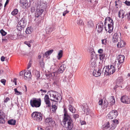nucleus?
Here are the masks:
<instances>
[{
  "instance_id": "nucleus-1",
  "label": "nucleus",
  "mask_w": 130,
  "mask_h": 130,
  "mask_svg": "<svg viewBox=\"0 0 130 130\" xmlns=\"http://www.w3.org/2000/svg\"><path fill=\"white\" fill-rule=\"evenodd\" d=\"M50 99L47 95H45L44 98V102L47 106L50 107L51 106V103L50 100L55 101L58 102L60 99V96L58 95V93L56 92H52L50 93Z\"/></svg>"
},
{
  "instance_id": "nucleus-2",
  "label": "nucleus",
  "mask_w": 130,
  "mask_h": 130,
  "mask_svg": "<svg viewBox=\"0 0 130 130\" xmlns=\"http://www.w3.org/2000/svg\"><path fill=\"white\" fill-rule=\"evenodd\" d=\"M64 112L63 122L64 125L66 124H67V128L69 130H71L73 127L74 125L73 121L71 119L70 116L68 113V111L66 108L64 109Z\"/></svg>"
},
{
  "instance_id": "nucleus-3",
  "label": "nucleus",
  "mask_w": 130,
  "mask_h": 130,
  "mask_svg": "<svg viewBox=\"0 0 130 130\" xmlns=\"http://www.w3.org/2000/svg\"><path fill=\"white\" fill-rule=\"evenodd\" d=\"M104 25L105 29L107 32L110 33L113 31V22L110 17H107L106 18Z\"/></svg>"
},
{
  "instance_id": "nucleus-4",
  "label": "nucleus",
  "mask_w": 130,
  "mask_h": 130,
  "mask_svg": "<svg viewBox=\"0 0 130 130\" xmlns=\"http://www.w3.org/2000/svg\"><path fill=\"white\" fill-rule=\"evenodd\" d=\"M41 99L40 98H33L30 101V105L32 107H39L41 106Z\"/></svg>"
},
{
  "instance_id": "nucleus-5",
  "label": "nucleus",
  "mask_w": 130,
  "mask_h": 130,
  "mask_svg": "<svg viewBox=\"0 0 130 130\" xmlns=\"http://www.w3.org/2000/svg\"><path fill=\"white\" fill-rule=\"evenodd\" d=\"M115 71L116 68L114 66L108 65L106 66L104 73L107 75H110L113 74Z\"/></svg>"
},
{
  "instance_id": "nucleus-6",
  "label": "nucleus",
  "mask_w": 130,
  "mask_h": 130,
  "mask_svg": "<svg viewBox=\"0 0 130 130\" xmlns=\"http://www.w3.org/2000/svg\"><path fill=\"white\" fill-rule=\"evenodd\" d=\"M31 116L34 120L38 121H41L43 118L42 114L40 112H34L31 114Z\"/></svg>"
},
{
  "instance_id": "nucleus-7",
  "label": "nucleus",
  "mask_w": 130,
  "mask_h": 130,
  "mask_svg": "<svg viewBox=\"0 0 130 130\" xmlns=\"http://www.w3.org/2000/svg\"><path fill=\"white\" fill-rule=\"evenodd\" d=\"M26 25V21L24 18H22L18 23L17 28L18 30L21 31L25 27Z\"/></svg>"
},
{
  "instance_id": "nucleus-8",
  "label": "nucleus",
  "mask_w": 130,
  "mask_h": 130,
  "mask_svg": "<svg viewBox=\"0 0 130 130\" xmlns=\"http://www.w3.org/2000/svg\"><path fill=\"white\" fill-rule=\"evenodd\" d=\"M118 115V112L116 110H113L110 112L107 116V117L109 119L115 118Z\"/></svg>"
},
{
  "instance_id": "nucleus-9",
  "label": "nucleus",
  "mask_w": 130,
  "mask_h": 130,
  "mask_svg": "<svg viewBox=\"0 0 130 130\" xmlns=\"http://www.w3.org/2000/svg\"><path fill=\"white\" fill-rule=\"evenodd\" d=\"M121 100L122 102L125 104H129L130 103V98L126 95L122 96Z\"/></svg>"
},
{
  "instance_id": "nucleus-10",
  "label": "nucleus",
  "mask_w": 130,
  "mask_h": 130,
  "mask_svg": "<svg viewBox=\"0 0 130 130\" xmlns=\"http://www.w3.org/2000/svg\"><path fill=\"white\" fill-rule=\"evenodd\" d=\"M98 32H102L103 29V24L102 21L100 22L97 24L96 28Z\"/></svg>"
},
{
  "instance_id": "nucleus-11",
  "label": "nucleus",
  "mask_w": 130,
  "mask_h": 130,
  "mask_svg": "<svg viewBox=\"0 0 130 130\" xmlns=\"http://www.w3.org/2000/svg\"><path fill=\"white\" fill-rule=\"evenodd\" d=\"M45 124H48L50 126H51L54 124L55 122L54 121H53L52 118L50 117H48L47 118L45 119Z\"/></svg>"
},
{
  "instance_id": "nucleus-12",
  "label": "nucleus",
  "mask_w": 130,
  "mask_h": 130,
  "mask_svg": "<svg viewBox=\"0 0 130 130\" xmlns=\"http://www.w3.org/2000/svg\"><path fill=\"white\" fill-rule=\"evenodd\" d=\"M36 10V17L37 18L41 15L44 11V9L40 7L39 6H37Z\"/></svg>"
},
{
  "instance_id": "nucleus-13",
  "label": "nucleus",
  "mask_w": 130,
  "mask_h": 130,
  "mask_svg": "<svg viewBox=\"0 0 130 130\" xmlns=\"http://www.w3.org/2000/svg\"><path fill=\"white\" fill-rule=\"evenodd\" d=\"M124 58L125 57L124 55H119L117 56V59L115 62H116L117 61L118 62V64H120L124 61Z\"/></svg>"
},
{
  "instance_id": "nucleus-14",
  "label": "nucleus",
  "mask_w": 130,
  "mask_h": 130,
  "mask_svg": "<svg viewBox=\"0 0 130 130\" xmlns=\"http://www.w3.org/2000/svg\"><path fill=\"white\" fill-rule=\"evenodd\" d=\"M82 110L83 111V113L84 114H86L87 115L89 114V109L87 104L84 106H83Z\"/></svg>"
},
{
  "instance_id": "nucleus-15",
  "label": "nucleus",
  "mask_w": 130,
  "mask_h": 130,
  "mask_svg": "<svg viewBox=\"0 0 130 130\" xmlns=\"http://www.w3.org/2000/svg\"><path fill=\"white\" fill-rule=\"evenodd\" d=\"M57 73L56 72L49 73L46 75V77L47 78H50L54 80L55 79L57 76Z\"/></svg>"
},
{
  "instance_id": "nucleus-16",
  "label": "nucleus",
  "mask_w": 130,
  "mask_h": 130,
  "mask_svg": "<svg viewBox=\"0 0 130 130\" xmlns=\"http://www.w3.org/2000/svg\"><path fill=\"white\" fill-rule=\"evenodd\" d=\"M101 70L100 68H98L94 69L93 72V75L96 77L100 76L101 74Z\"/></svg>"
},
{
  "instance_id": "nucleus-17",
  "label": "nucleus",
  "mask_w": 130,
  "mask_h": 130,
  "mask_svg": "<svg viewBox=\"0 0 130 130\" xmlns=\"http://www.w3.org/2000/svg\"><path fill=\"white\" fill-rule=\"evenodd\" d=\"M126 45L125 42L122 39H120L117 44V46L118 48H121L125 46Z\"/></svg>"
},
{
  "instance_id": "nucleus-18",
  "label": "nucleus",
  "mask_w": 130,
  "mask_h": 130,
  "mask_svg": "<svg viewBox=\"0 0 130 130\" xmlns=\"http://www.w3.org/2000/svg\"><path fill=\"white\" fill-rule=\"evenodd\" d=\"M120 36L119 34L116 33L113 36L112 39V41L114 43L117 42L118 41L119 38H120Z\"/></svg>"
},
{
  "instance_id": "nucleus-19",
  "label": "nucleus",
  "mask_w": 130,
  "mask_h": 130,
  "mask_svg": "<svg viewBox=\"0 0 130 130\" xmlns=\"http://www.w3.org/2000/svg\"><path fill=\"white\" fill-rule=\"evenodd\" d=\"M4 113L0 110V123L4 124L5 122V120L4 119Z\"/></svg>"
},
{
  "instance_id": "nucleus-20",
  "label": "nucleus",
  "mask_w": 130,
  "mask_h": 130,
  "mask_svg": "<svg viewBox=\"0 0 130 130\" xmlns=\"http://www.w3.org/2000/svg\"><path fill=\"white\" fill-rule=\"evenodd\" d=\"M66 66L65 64H62L58 70V73H63L66 68Z\"/></svg>"
},
{
  "instance_id": "nucleus-21",
  "label": "nucleus",
  "mask_w": 130,
  "mask_h": 130,
  "mask_svg": "<svg viewBox=\"0 0 130 130\" xmlns=\"http://www.w3.org/2000/svg\"><path fill=\"white\" fill-rule=\"evenodd\" d=\"M24 78L25 79L29 78L31 77V73L30 71L28 70L26 71L24 74Z\"/></svg>"
},
{
  "instance_id": "nucleus-22",
  "label": "nucleus",
  "mask_w": 130,
  "mask_h": 130,
  "mask_svg": "<svg viewBox=\"0 0 130 130\" xmlns=\"http://www.w3.org/2000/svg\"><path fill=\"white\" fill-rule=\"evenodd\" d=\"M108 101L109 103H110V105H113L115 103V101L114 96H112L110 97L109 98Z\"/></svg>"
},
{
  "instance_id": "nucleus-23",
  "label": "nucleus",
  "mask_w": 130,
  "mask_h": 130,
  "mask_svg": "<svg viewBox=\"0 0 130 130\" xmlns=\"http://www.w3.org/2000/svg\"><path fill=\"white\" fill-rule=\"evenodd\" d=\"M125 12L124 10H120L119 12L118 16L119 18H121L122 19L124 18Z\"/></svg>"
},
{
  "instance_id": "nucleus-24",
  "label": "nucleus",
  "mask_w": 130,
  "mask_h": 130,
  "mask_svg": "<svg viewBox=\"0 0 130 130\" xmlns=\"http://www.w3.org/2000/svg\"><path fill=\"white\" fill-rule=\"evenodd\" d=\"M68 108L70 111L73 113H75V112L76 109L71 105H69L68 106Z\"/></svg>"
},
{
  "instance_id": "nucleus-25",
  "label": "nucleus",
  "mask_w": 130,
  "mask_h": 130,
  "mask_svg": "<svg viewBox=\"0 0 130 130\" xmlns=\"http://www.w3.org/2000/svg\"><path fill=\"white\" fill-rule=\"evenodd\" d=\"M63 55V51L60 50L58 52L57 56V58L58 60H60L62 57Z\"/></svg>"
},
{
  "instance_id": "nucleus-26",
  "label": "nucleus",
  "mask_w": 130,
  "mask_h": 130,
  "mask_svg": "<svg viewBox=\"0 0 130 130\" xmlns=\"http://www.w3.org/2000/svg\"><path fill=\"white\" fill-rule=\"evenodd\" d=\"M20 3L22 4V5L25 8L27 7V6L28 4V1L27 0H20Z\"/></svg>"
},
{
  "instance_id": "nucleus-27",
  "label": "nucleus",
  "mask_w": 130,
  "mask_h": 130,
  "mask_svg": "<svg viewBox=\"0 0 130 130\" xmlns=\"http://www.w3.org/2000/svg\"><path fill=\"white\" fill-rule=\"evenodd\" d=\"M123 78L122 77H119L117 80V83L118 85H121L123 84Z\"/></svg>"
},
{
  "instance_id": "nucleus-28",
  "label": "nucleus",
  "mask_w": 130,
  "mask_h": 130,
  "mask_svg": "<svg viewBox=\"0 0 130 130\" xmlns=\"http://www.w3.org/2000/svg\"><path fill=\"white\" fill-rule=\"evenodd\" d=\"M53 30V28L52 27L48 26L46 27V33L47 34H49L51 33Z\"/></svg>"
},
{
  "instance_id": "nucleus-29",
  "label": "nucleus",
  "mask_w": 130,
  "mask_h": 130,
  "mask_svg": "<svg viewBox=\"0 0 130 130\" xmlns=\"http://www.w3.org/2000/svg\"><path fill=\"white\" fill-rule=\"evenodd\" d=\"M90 62L91 64L92 67H95L96 64V60L95 58L91 59Z\"/></svg>"
},
{
  "instance_id": "nucleus-30",
  "label": "nucleus",
  "mask_w": 130,
  "mask_h": 130,
  "mask_svg": "<svg viewBox=\"0 0 130 130\" xmlns=\"http://www.w3.org/2000/svg\"><path fill=\"white\" fill-rule=\"evenodd\" d=\"M16 121L15 120L10 119L8 121V123L10 125H14L15 124Z\"/></svg>"
},
{
  "instance_id": "nucleus-31",
  "label": "nucleus",
  "mask_w": 130,
  "mask_h": 130,
  "mask_svg": "<svg viewBox=\"0 0 130 130\" xmlns=\"http://www.w3.org/2000/svg\"><path fill=\"white\" fill-rule=\"evenodd\" d=\"M47 4V3L46 2L44 3L42 2L40 3V5H39L38 6H40V7L44 9V8L46 7Z\"/></svg>"
},
{
  "instance_id": "nucleus-32",
  "label": "nucleus",
  "mask_w": 130,
  "mask_h": 130,
  "mask_svg": "<svg viewBox=\"0 0 130 130\" xmlns=\"http://www.w3.org/2000/svg\"><path fill=\"white\" fill-rule=\"evenodd\" d=\"M53 50H51L48 51L46 52H45L44 54V56H46V57H47L48 56L51 54L53 52Z\"/></svg>"
},
{
  "instance_id": "nucleus-33",
  "label": "nucleus",
  "mask_w": 130,
  "mask_h": 130,
  "mask_svg": "<svg viewBox=\"0 0 130 130\" xmlns=\"http://www.w3.org/2000/svg\"><path fill=\"white\" fill-rule=\"evenodd\" d=\"M90 53L91 55V59L92 58H95L94 55L95 54V52L94 51L93 49H92L90 51Z\"/></svg>"
},
{
  "instance_id": "nucleus-34",
  "label": "nucleus",
  "mask_w": 130,
  "mask_h": 130,
  "mask_svg": "<svg viewBox=\"0 0 130 130\" xmlns=\"http://www.w3.org/2000/svg\"><path fill=\"white\" fill-rule=\"evenodd\" d=\"M32 31V28L29 27L26 28V33L27 34H29L31 33Z\"/></svg>"
},
{
  "instance_id": "nucleus-35",
  "label": "nucleus",
  "mask_w": 130,
  "mask_h": 130,
  "mask_svg": "<svg viewBox=\"0 0 130 130\" xmlns=\"http://www.w3.org/2000/svg\"><path fill=\"white\" fill-rule=\"evenodd\" d=\"M129 128L128 125L126 124L124 125L120 130H128Z\"/></svg>"
},
{
  "instance_id": "nucleus-36",
  "label": "nucleus",
  "mask_w": 130,
  "mask_h": 130,
  "mask_svg": "<svg viewBox=\"0 0 130 130\" xmlns=\"http://www.w3.org/2000/svg\"><path fill=\"white\" fill-rule=\"evenodd\" d=\"M18 12V10L17 9H15L12 12L11 14L13 15L14 16L17 14Z\"/></svg>"
},
{
  "instance_id": "nucleus-37",
  "label": "nucleus",
  "mask_w": 130,
  "mask_h": 130,
  "mask_svg": "<svg viewBox=\"0 0 130 130\" xmlns=\"http://www.w3.org/2000/svg\"><path fill=\"white\" fill-rule=\"evenodd\" d=\"M88 26L89 27H93L94 26V24L92 21L90 20L89 21L88 23Z\"/></svg>"
},
{
  "instance_id": "nucleus-38",
  "label": "nucleus",
  "mask_w": 130,
  "mask_h": 130,
  "mask_svg": "<svg viewBox=\"0 0 130 130\" xmlns=\"http://www.w3.org/2000/svg\"><path fill=\"white\" fill-rule=\"evenodd\" d=\"M103 128L106 129L110 127V123L109 122H108L103 125Z\"/></svg>"
},
{
  "instance_id": "nucleus-39",
  "label": "nucleus",
  "mask_w": 130,
  "mask_h": 130,
  "mask_svg": "<svg viewBox=\"0 0 130 130\" xmlns=\"http://www.w3.org/2000/svg\"><path fill=\"white\" fill-rule=\"evenodd\" d=\"M115 6L116 8H118L120 6V2L119 0L115 1Z\"/></svg>"
},
{
  "instance_id": "nucleus-40",
  "label": "nucleus",
  "mask_w": 130,
  "mask_h": 130,
  "mask_svg": "<svg viewBox=\"0 0 130 130\" xmlns=\"http://www.w3.org/2000/svg\"><path fill=\"white\" fill-rule=\"evenodd\" d=\"M100 59L101 60H103L104 58L105 55L104 54H100L99 55Z\"/></svg>"
},
{
  "instance_id": "nucleus-41",
  "label": "nucleus",
  "mask_w": 130,
  "mask_h": 130,
  "mask_svg": "<svg viewBox=\"0 0 130 130\" xmlns=\"http://www.w3.org/2000/svg\"><path fill=\"white\" fill-rule=\"evenodd\" d=\"M15 93V94L17 95H21L22 94V93L21 92H20L17 90V88H15L14 89Z\"/></svg>"
},
{
  "instance_id": "nucleus-42",
  "label": "nucleus",
  "mask_w": 130,
  "mask_h": 130,
  "mask_svg": "<svg viewBox=\"0 0 130 130\" xmlns=\"http://www.w3.org/2000/svg\"><path fill=\"white\" fill-rule=\"evenodd\" d=\"M102 44L104 45L106 44L107 42V38L102 40Z\"/></svg>"
},
{
  "instance_id": "nucleus-43",
  "label": "nucleus",
  "mask_w": 130,
  "mask_h": 130,
  "mask_svg": "<svg viewBox=\"0 0 130 130\" xmlns=\"http://www.w3.org/2000/svg\"><path fill=\"white\" fill-rule=\"evenodd\" d=\"M0 32L1 33V34L3 36H5L7 34V32H5L4 30L3 29H1L0 31Z\"/></svg>"
},
{
  "instance_id": "nucleus-44",
  "label": "nucleus",
  "mask_w": 130,
  "mask_h": 130,
  "mask_svg": "<svg viewBox=\"0 0 130 130\" xmlns=\"http://www.w3.org/2000/svg\"><path fill=\"white\" fill-rule=\"evenodd\" d=\"M32 63V62L30 61L27 64V69H29L31 66Z\"/></svg>"
},
{
  "instance_id": "nucleus-45",
  "label": "nucleus",
  "mask_w": 130,
  "mask_h": 130,
  "mask_svg": "<svg viewBox=\"0 0 130 130\" xmlns=\"http://www.w3.org/2000/svg\"><path fill=\"white\" fill-rule=\"evenodd\" d=\"M73 117L75 119L78 118L79 117V115L77 114H74L73 115Z\"/></svg>"
},
{
  "instance_id": "nucleus-46",
  "label": "nucleus",
  "mask_w": 130,
  "mask_h": 130,
  "mask_svg": "<svg viewBox=\"0 0 130 130\" xmlns=\"http://www.w3.org/2000/svg\"><path fill=\"white\" fill-rule=\"evenodd\" d=\"M113 123L115 125H116L117 124H118V120L116 119H115L113 120Z\"/></svg>"
},
{
  "instance_id": "nucleus-47",
  "label": "nucleus",
  "mask_w": 130,
  "mask_h": 130,
  "mask_svg": "<svg viewBox=\"0 0 130 130\" xmlns=\"http://www.w3.org/2000/svg\"><path fill=\"white\" fill-rule=\"evenodd\" d=\"M24 43L25 44L27 45L28 46V47H30L31 46V45L29 43L28 41H25L24 42Z\"/></svg>"
},
{
  "instance_id": "nucleus-48",
  "label": "nucleus",
  "mask_w": 130,
  "mask_h": 130,
  "mask_svg": "<svg viewBox=\"0 0 130 130\" xmlns=\"http://www.w3.org/2000/svg\"><path fill=\"white\" fill-rule=\"evenodd\" d=\"M39 63L41 66L42 67H43L44 66V63L42 60L40 61V62Z\"/></svg>"
},
{
  "instance_id": "nucleus-49",
  "label": "nucleus",
  "mask_w": 130,
  "mask_h": 130,
  "mask_svg": "<svg viewBox=\"0 0 130 130\" xmlns=\"http://www.w3.org/2000/svg\"><path fill=\"white\" fill-rule=\"evenodd\" d=\"M1 82L4 85H5V83L6 82V80L4 79H2L1 80Z\"/></svg>"
},
{
  "instance_id": "nucleus-50",
  "label": "nucleus",
  "mask_w": 130,
  "mask_h": 130,
  "mask_svg": "<svg viewBox=\"0 0 130 130\" xmlns=\"http://www.w3.org/2000/svg\"><path fill=\"white\" fill-rule=\"evenodd\" d=\"M10 100V99L8 97H7L4 100V102L5 103H6L8 101H9Z\"/></svg>"
},
{
  "instance_id": "nucleus-51",
  "label": "nucleus",
  "mask_w": 130,
  "mask_h": 130,
  "mask_svg": "<svg viewBox=\"0 0 130 130\" xmlns=\"http://www.w3.org/2000/svg\"><path fill=\"white\" fill-rule=\"evenodd\" d=\"M103 52V50L102 49H100L98 50V52L99 53L102 54Z\"/></svg>"
},
{
  "instance_id": "nucleus-52",
  "label": "nucleus",
  "mask_w": 130,
  "mask_h": 130,
  "mask_svg": "<svg viewBox=\"0 0 130 130\" xmlns=\"http://www.w3.org/2000/svg\"><path fill=\"white\" fill-rule=\"evenodd\" d=\"M124 3L126 5L129 6L130 5V2L127 1V0Z\"/></svg>"
},
{
  "instance_id": "nucleus-53",
  "label": "nucleus",
  "mask_w": 130,
  "mask_h": 130,
  "mask_svg": "<svg viewBox=\"0 0 130 130\" xmlns=\"http://www.w3.org/2000/svg\"><path fill=\"white\" fill-rule=\"evenodd\" d=\"M103 102V100L101 99L100 100L99 102V104L100 105H102Z\"/></svg>"
},
{
  "instance_id": "nucleus-54",
  "label": "nucleus",
  "mask_w": 130,
  "mask_h": 130,
  "mask_svg": "<svg viewBox=\"0 0 130 130\" xmlns=\"http://www.w3.org/2000/svg\"><path fill=\"white\" fill-rule=\"evenodd\" d=\"M69 12V11H65L63 13V16H65V15L68 13Z\"/></svg>"
},
{
  "instance_id": "nucleus-55",
  "label": "nucleus",
  "mask_w": 130,
  "mask_h": 130,
  "mask_svg": "<svg viewBox=\"0 0 130 130\" xmlns=\"http://www.w3.org/2000/svg\"><path fill=\"white\" fill-rule=\"evenodd\" d=\"M35 8L34 7H32L31 9V11L32 12H33L35 10Z\"/></svg>"
},
{
  "instance_id": "nucleus-56",
  "label": "nucleus",
  "mask_w": 130,
  "mask_h": 130,
  "mask_svg": "<svg viewBox=\"0 0 130 130\" xmlns=\"http://www.w3.org/2000/svg\"><path fill=\"white\" fill-rule=\"evenodd\" d=\"M52 109H53L54 110H55L57 108V107L55 105H52Z\"/></svg>"
},
{
  "instance_id": "nucleus-57",
  "label": "nucleus",
  "mask_w": 130,
  "mask_h": 130,
  "mask_svg": "<svg viewBox=\"0 0 130 130\" xmlns=\"http://www.w3.org/2000/svg\"><path fill=\"white\" fill-rule=\"evenodd\" d=\"M79 23L80 25H82L83 24V20L81 19L79 20Z\"/></svg>"
},
{
  "instance_id": "nucleus-58",
  "label": "nucleus",
  "mask_w": 130,
  "mask_h": 130,
  "mask_svg": "<svg viewBox=\"0 0 130 130\" xmlns=\"http://www.w3.org/2000/svg\"><path fill=\"white\" fill-rule=\"evenodd\" d=\"M5 58L4 56H2L1 58V60L2 61H3L5 60Z\"/></svg>"
},
{
  "instance_id": "nucleus-59",
  "label": "nucleus",
  "mask_w": 130,
  "mask_h": 130,
  "mask_svg": "<svg viewBox=\"0 0 130 130\" xmlns=\"http://www.w3.org/2000/svg\"><path fill=\"white\" fill-rule=\"evenodd\" d=\"M10 0H6V2L5 4V6H6L8 3H9Z\"/></svg>"
},
{
  "instance_id": "nucleus-60",
  "label": "nucleus",
  "mask_w": 130,
  "mask_h": 130,
  "mask_svg": "<svg viewBox=\"0 0 130 130\" xmlns=\"http://www.w3.org/2000/svg\"><path fill=\"white\" fill-rule=\"evenodd\" d=\"M81 124L82 125H84V124H86V122L85 121H82L81 122Z\"/></svg>"
},
{
  "instance_id": "nucleus-61",
  "label": "nucleus",
  "mask_w": 130,
  "mask_h": 130,
  "mask_svg": "<svg viewBox=\"0 0 130 130\" xmlns=\"http://www.w3.org/2000/svg\"><path fill=\"white\" fill-rule=\"evenodd\" d=\"M38 130H43L41 127L40 126L38 127Z\"/></svg>"
},
{
  "instance_id": "nucleus-62",
  "label": "nucleus",
  "mask_w": 130,
  "mask_h": 130,
  "mask_svg": "<svg viewBox=\"0 0 130 130\" xmlns=\"http://www.w3.org/2000/svg\"><path fill=\"white\" fill-rule=\"evenodd\" d=\"M13 82L14 83L15 85H17L16 79V78L14 79Z\"/></svg>"
},
{
  "instance_id": "nucleus-63",
  "label": "nucleus",
  "mask_w": 130,
  "mask_h": 130,
  "mask_svg": "<svg viewBox=\"0 0 130 130\" xmlns=\"http://www.w3.org/2000/svg\"><path fill=\"white\" fill-rule=\"evenodd\" d=\"M40 77V74L39 73H38L37 75V79H39Z\"/></svg>"
},
{
  "instance_id": "nucleus-64",
  "label": "nucleus",
  "mask_w": 130,
  "mask_h": 130,
  "mask_svg": "<svg viewBox=\"0 0 130 130\" xmlns=\"http://www.w3.org/2000/svg\"><path fill=\"white\" fill-rule=\"evenodd\" d=\"M40 91H42L44 93H46V90H44L42 89H41Z\"/></svg>"
}]
</instances>
